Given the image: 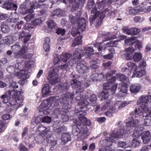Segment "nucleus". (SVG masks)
Listing matches in <instances>:
<instances>
[{
  "mask_svg": "<svg viewBox=\"0 0 151 151\" xmlns=\"http://www.w3.org/2000/svg\"><path fill=\"white\" fill-rule=\"evenodd\" d=\"M151 95L141 96L137 103L138 105L141 104L140 106V108H136L134 110L135 117H144V114L141 111L140 109H142L145 112L148 111L151 106Z\"/></svg>",
  "mask_w": 151,
  "mask_h": 151,
  "instance_id": "obj_1",
  "label": "nucleus"
},
{
  "mask_svg": "<svg viewBox=\"0 0 151 151\" xmlns=\"http://www.w3.org/2000/svg\"><path fill=\"white\" fill-rule=\"evenodd\" d=\"M86 20L84 18L81 19L78 21L77 29L74 28L72 29L71 34L73 37L76 36V39L73 41L72 46L74 47L76 45L82 44V36L80 35V32L84 30L86 28Z\"/></svg>",
  "mask_w": 151,
  "mask_h": 151,
  "instance_id": "obj_2",
  "label": "nucleus"
},
{
  "mask_svg": "<svg viewBox=\"0 0 151 151\" xmlns=\"http://www.w3.org/2000/svg\"><path fill=\"white\" fill-rule=\"evenodd\" d=\"M53 104L55 106H57L59 104L58 96L50 97L46 100H44L43 102L41 104L40 108L42 110L43 114L47 115L50 112V109L49 108Z\"/></svg>",
  "mask_w": 151,
  "mask_h": 151,
  "instance_id": "obj_3",
  "label": "nucleus"
},
{
  "mask_svg": "<svg viewBox=\"0 0 151 151\" xmlns=\"http://www.w3.org/2000/svg\"><path fill=\"white\" fill-rule=\"evenodd\" d=\"M17 92V91L14 89L11 91L9 92L11 96L9 104H7L8 106L17 105L16 107L17 109L23 105L22 103L23 101L24 97L22 95H18Z\"/></svg>",
  "mask_w": 151,
  "mask_h": 151,
  "instance_id": "obj_4",
  "label": "nucleus"
},
{
  "mask_svg": "<svg viewBox=\"0 0 151 151\" xmlns=\"http://www.w3.org/2000/svg\"><path fill=\"white\" fill-rule=\"evenodd\" d=\"M83 54L87 58H92V55L93 54L86 52L84 53L83 50L79 49H77L74 52L72 58L69 61V64L70 65L72 66L74 64L78 62L83 55Z\"/></svg>",
  "mask_w": 151,
  "mask_h": 151,
  "instance_id": "obj_5",
  "label": "nucleus"
},
{
  "mask_svg": "<svg viewBox=\"0 0 151 151\" xmlns=\"http://www.w3.org/2000/svg\"><path fill=\"white\" fill-rule=\"evenodd\" d=\"M126 133V131L122 129L115 130L113 131L112 133L110 135L109 137H105V139L111 143L109 144L110 145H112V142L115 143L117 139L121 137V136Z\"/></svg>",
  "mask_w": 151,
  "mask_h": 151,
  "instance_id": "obj_6",
  "label": "nucleus"
},
{
  "mask_svg": "<svg viewBox=\"0 0 151 151\" xmlns=\"http://www.w3.org/2000/svg\"><path fill=\"white\" fill-rule=\"evenodd\" d=\"M135 51L134 49L132 47L127 48L125 50L126 54L125 56L127 60H130L132 58L135 62H138L140 61L142 58L141 53L139 52L135 53L134 56H133V53Z\"/></svg>",
  "mask_w": 151,
  "mask_h": 151,
  "instance_id": "obj_7",
  "label": "nucleus"
},
{
  "mask_svg": "<svg viewBox=\"0 0 151 151\" xmlns=\"http://www.w3.org/2000/svg\"><path fill=\"white\" fill-rule=\"evenodd\" d=\"M75 94L73 92H67L60 98H59L60 102L61 104H63V107L66 106V104H68L70 102V103H74Z\"/></svg>",
  "mask_w": 151,
  "mask_h": 151,
  "instance_id": "obj_8",
  "label": "nucleus"
},
{
  "mask_svg": "<svg viewBox=\"0 0 151 151\" xmlns=\"http://www.w3.org/2000/svg\"><path fill=\"white\" fill-rule=\"evenodd\" d=\"M68 108L67 106L63 107L62 108H57L54 110L55 114L56 115L60 114L63 122L68 121L70 115V112L67 110Z\"/></svg>",
  "mask_w": 151,
  "mask_h": 151,
  "instance_id": "obj_9",
  "label": "nucleus"
},
{
  "mask_svg": "<svg viewBox=\"0 0 151 151\" xmlns=\"http://www.w3.org/2000/svg\"><path fill=\"white\" fill-rule=\"evenodd\" d=\"M116 76H115L113 77L110 78H108L106 79L108 80L109 83H106L104 84L103 85V88L104 89H111V91L112 94H114L116 92V91L117 88V84H113L116 81Z\"/></svg>",
  "mask_w": 151,
  "mask_h": 151,
  "instance_id": "obj_10",
  "label": "nucleus"
},
{
  "mask_svg": "<svg viewBox=\"0 0 151 151\" xmlns=\"http://www.w3.org/2000/svg\"><path fill=\"white\" fill-rule=\"evenodd\" d=\"M88 104V101L86 99L82 100L78 103V106L79 108L78 110L80 115L82 116L86 115V112L88 110L87 108Z\"/></svg>",
  "mask_w": 151,
  "mask_h": 151,
  "instance_id": "obj_11",
  "label": "nucleus"
},
{
  "mask_svg": "<svg viewBox=\"0 0 151 151\" xmlns=\"http://www.w3.org/2000/svg\"><path fill=\"white\" fill-rule=\"evenodd\" d=\"M58 71V69L56 68L53 70V72L48 74L47 77V80L52 85H55L59 81V79L58 78V75L57 73Z\"/></svg>",
  "mask_w": 151,
  "mask_h": 151,
  "instance_id": "obj_12",
  "label": "nucleus"
},
{
  "mask_svg": "<svg viewBox=\"0 0 151 151\" xmlns=\"http://www.w3.org/2000/svg\"><path fill=\"white\" fill-rule=\"evenodd\" d=\"M22 65L20 63H17L15 64V68L19 70L20 71L15 73V75L18 76V78L23 79H26L29 78V75L27 71L25 70H21L19 66Z\"/></svg>",
  "mask_w": 151,
  "mask_h": 151,
  "instance_id": "obj_13",
  "label": "nucleus"
},
{
  "mask_svg": "<svg viewBox=\"0 0 151 151\" xmlns=\"http://www.w3.org/2000/svg\"><path fill=\"white\" fill-rule=\"evenodd\" d=\"M77 70L81 74L86 73L89 71V69L86 65L84 61H81L77 63Z\"/></svg>",
  "mask_w": 151,
  "mask_h": 151,
  "instance_id": "obj_14",
  "label": "nucleus"
},
{
  "mask_svg": "<svg viewBox=\"0 0 151 151\" xmlns=\"http://www.w3.org/2000/svg\"><path fill=\"white\" fill-rule=\"evenodd\" d=\"M11 49L15 55H22L27 51V46L23 47L22 48L18 45H15L11 46Z\"/></svg>",
  "mask_w": 151,
  "mask_h": 151,
  "instance_id": "obj_15",
  "label": "nucleus"
},
{
  "mask_svg": "<svg viewBox=\"0 0 151 151\" xmlns=\"http://www.w3.org/2000/svg\"><path fill=\"white\" fill-rule=\"evenodd\" d=\"M127 65L128 67L127 68H123L122 69V71L125 72L124 74L129 76L131 74V70H136L137 66L135 63L132 62H129L127 64Z\"/></svg>",
  "mask_w": 151,
  "mask_h": 151,
  "instance_id": "obj_16",
  "label": "nucleus"
},
{
  "mask_svg": "<svg viewBox=\"0 0 151 151\" xmlns=\"http://www.w3.org/2000/svg\"><path fill=\"white\" fill-rule=\"evenodd\" d=\"M38 130L41 132L40 134L42 136H45L47 139L50 138L51 136V133L50 127H44L41 125H39L38 127Z\"/></svg>",
  "mask_w": 151,
  "mask_h": 151,
  "instance_id": "obj_17",
  "label": "nucleus"
},
{
  "mask_svg": "<svg viewBox=\"0 0 151 151\" xmlns=\"http://www.w3.org/2000/svg\"><path fill=\"white\" fill-rule=\"evenodd\" d=\"M71 85L73 89L76 90V91H79V93H81L83 91V86L81 85V82L77 80L75 78L72 79Z\"/></svg>",
  "mask_w": 151,
  "mask_h": 151,
  "instance_id": "obj_18",
  "label": "nucleus"
},
{
  "mask_svg": "<svg viewBox=\"0 0 151 151\" xmlns=\"http://www.w3.org/2000/svg\"><path fill=\"white\" fill-rule=\"evenodd\" d=\"M83 128H81V134L77 137V139L78 141L83 140L86 139L87 137L89 135V133L88 130L86 126H83Z\"/></svg>",
  "mask_w": 151,
  "mask_h": 151,
  "instance_id": "obj_19",
  "label": "nucleus"
},
{
  "mask_svg": "<svg viewBox=\"0 0 151 151\" xmlns=\"http://www.w3.org/2000/svg\"><path fill=\"white\" fill-rule=\"evenodd\" d=\"M86 99H88L91 101V104L92 106H95L96 104V96L95 95L93 94L90 91H88L85 95Z\"/></svg>",
  "mask_w": 151,
  "mask_h": 151,
  "instance_id": "obj_20",
  "label": "nucleus"
},
{
  "mask_svg": "<svg viewBox=\"0 0 151 151\" xmlns=\"http://www.w3.org/2000/svg\"><path fill=\"white\" fill-rule=\"evenodd\" d=\"M147 2L143 1L138 6L139 12H143L148 13L151 12V6H147Z\"/></svg>",
  "mask_w": 151,
  "mask_h": 151,
  "instance_id": "obj_21",
  "label": "nucleus"
},
{
  "mask_svg": "<svg viewBox=\"0 0 151 151\" xmlns=\"http://www.w3.org/2000/svg\"><path fill=\"white\" fill-rule=\"evenodd\" d=\"M30 8L27 9V11L30 14H29L27 15L24 17V19L27 22L29 21L34 17V15L32 14L34 12L33 9H35V6L34 4H32V3H30L29 5Z\"/></svg>",
  "mask_w": 151,
  "mask_h": 151,
  "instance_id": "obj_22",
  "label": "nucleus"
},
{
  "mask_svg": "<svg viewBox=\"0 0 151 151\" xmlns=\"http://www.w3.org/2000/svg\"><path fill=\"white\" fill-rule=\"evenodd\" d=\"M126 125L128 127H134L136 126L138 123L137 119H134L132 116L129 117L126 121Z\"/></svg>",
  "mask_w": 151,
  "mask_h": 151,
  "instance_id": "obj_23",
  "label": "nucleus"
},
{
  "mask_svg": "<svg viewBox=\"0 0 151 151\" xmlns=\"http://www.w3.org/2000/svg\"><path fill=\"white\" fill-rule=\"evenodd\" d=\"M3 7L7 10H16L17 8V6L12 3L9 1L5 3L3 5Z\"/></svg>",
  "mask_w": 151,
  "mask_h": 151,
  "instance_id": "obj_24",
  "label": "nucleus"
},
{
  "mask_svg": "<svg viewBox=\"0 0 151 151\" xmlns=\"http://www.w3.org/2000/svg\"><path fill=\"white\" fill-rule=\"evenodd\" d=\"M42 93L44 97H45L50 95L51 91L50 90L49 85L48 84L44 85L42 89Z\"/></svg>",
  "mask_w": 151,
  "mask_h": 151,
  "instance_id": "obj_25",
  "label": "nucleus"
},
{
  "mask_svg": "<svg viewBox=\"0 0 151 151\" xmlns=\"http://www.w3.org/2000/svg\"><path fill=\"white\" fill-rule=\"evenodd\" d=\"M11 96L9 93L8 94L6 93L2 95L0 97V98L1 99V101L3 104H8L10 99H11Z\"/></svg>",
  "mask_w": 151,
  "mask_h": 151,
  "instance_id": "obj_26",
  "label": "nucleus"
},
{
  "mask_svg": "<svg viewBox=\"0 0 151 151\" xmlns=\"http://www.w3.org/2000/svg\"><path fill=\"white\" fill-rule=\"evenodd\" d=\"M24 32H25L24 31H23L20 34L18 32L15 33L13 34L12 36H10L12 38L13 42L14 41H16L18 39L19 40L22 39V37L24 35Z\"/></svg>",
  "mask_w": 151,
  "mask_h": 151,
  "instance_id": "obj_27",
  "label": "nucleus"
},
{
  "mask_svg": "<svg viewBox=\"0 0 151 151\" xmlns=\"http://www.w3.org/2000/svg\"><path fill=\"white\" fill-rule=\"evenodd\" d=\"M150 133L148 131H146L142 135V138L144 144H146L151 139Z\"/></svg>",
  "mask_w": 151,
  "mask_h": 151,
  "instance_id": "obj_28",
  "label": "nucleus"
},
{
  "mask_svg": "<svg viewBox=\"0 0 151 151\" xmlns=\"http://www.w3.org/2000/svg\"><path fill=\"white\" fill-rule=\"evenodd\" d=\"M108 12V15H111L112 14H114V13L113 11H110L108 9H106L104 10L101 12H99L98 13L99 15H98V17H99V19L100 20H101L103 19L105 17V14H104Z\"/></svg>",
  "mask_w": 151,
  "mask_h": 151,
  "instance_id": "obj_29",
  "label": "nucleus"
},
{
  "mask_svg": "<svg viewBox=\"0 0 151 151\" xmlns=\"http://www.w3.org/2000/svg\"><path fill=\"white\" fill-rule=\"evenodd\" d=\"M103 77L101 74L95 73L92 74L90 77V79L92 81H100Z\"/></svg>",
  "mask_w": 151,
  "mask_h": 151,
  "instance_id": "obj_30",
  "label": "nucleus"
},
{
  "mask_svg": "<svg viewBox=\"0 0 151 151\" xmlns=\"http://www.w3.org/2000/svg\"><path fill=\"white\" fill-rule=\"evenodd\" d=\"M71 140L70 135L68 133L63 134L61 137V141L63 142L64 144L67 143L68 142Z\"/></svg>",
  "mask_w": 151,
  "mask_h": 151,
  "instance_id": "obj_31",
  "label": "nucleus"
},
{
  "mask_svg": "<svg viewBox=\"0 0 151 151\" xmlns=\"http://www.w3.org/2000/svg\"><path fill=\"white\" fill-rule=\"evenodd\" d=\"M50 41V39L48 37L46 38L43 46L44 49L46 52H48L50 51V46L49 43Z\"/></svg>",
  "mask_w": 151,
  "mask_h": 151,
  "instance_id": "obj_32",
  "label": "nucleus"
},
{
  "mask_svg": "<svg viewBox=\"0 0 151 151\" xmlns=\"http://www.w3.org/2000/svg\"><path fill=\"white\" fill-rule=\"evenodd\" d=\"M141 88L139 84L136 83L132 85L130 88V91L132 93H137L139 91Z\"/></svg>",
  "mask_w": 151,
  "mask_h": 151,
  "instance_id": "obj_33",
  "label": "nucleus"
},
{
  "mask_svg": "<svg viewBox=\"0 0 151 151\" xmlns=\"http://www.w3.org/2000/svg\"><path fill=\"white\" fill-rule=\"evenodd\" d=\"M72 55L69 53H62L60 56V58L62 61L64 63L67 62L68 60L71 57Z\"/></svg>",
  "mask_w": 151,
  "mask_h": 151,
  "instance_id": "obj_34",
  "label": "nucleus"
},
{
  "mask_svg": "<svg viewBox=\"0 0 151 151\" xmlns=\"http://www.w3.org/2000/svg\"><path fill=\"white\" fill-rule=\"evenodd\" d=\"M105 89V90L99 94V96L100 97H101V100H103L107 99L109 96V91H107L108 89ZM109 90H111V89Z\"/></svg>",
  "mask_w": 151,
  "mask_h": 151,
  "instance_id": "obj_35",
  "label": "nucleus"
},
{
  "mask_svg": "<svg viewBox=\"0 0 151 151\" xmlns=\"http://www.w3.org/2000/svg\"><path fill=\"white\" fill-rule=\"evenodd\" d=\"M119 88L120 89L121 92L127 94V85L123 82L119 84Z\"/></svg>",
  "mask_w": 151,
  "mask_h": 151,
  "instance_id": "obj_36",
  "label": "nucleus"
},
{
  "mask_svg": "<svg viewBox=\"0 0 151 151\" xmlns=\"http://www.w3.org/2000/svg\"><path fill=\"white\" fill-rule=\"evenodd\" d=\"M1 41L3 43L6 45L12 44L13 42L12 38L10 36L4 37L1 40Z\"/></svg>",
  "mask_w": 151,
  "mask_h": 151,
  "instance_id": "obj_37",
  "label": "nucleus"
},
{
  "mask_svg": "<svg viewBox=\"0 0 151 151\" xmlns=\"http://www.w3.org/2000/svg\"><path fill=\"white\" fill-rule=\"evenodd\" d=\"M106 0H102L101 1L98 2L96 3V6L98 9L101 11H102L105 6Z\"/></svg>",
  "mask_w": 151,
  "mask_h": 151,
  "instance_id": "obj_38",
  "label": "nucleus"
},
{
  "mask_svg": "<svg viewBox=\"0 0 151 151\" xmlns=\"http://www.w3.org/2000/svg\"><path fill=\"white\" fill-rule=\"evenodd\" d=\"M83 116L79 118V120L81 123H79V124H78V123H77V122L75 123L76 124L78 125L79 127H81V128H83V126H85L84 124L87 119L85 117Z\"/></svg>",
  "mask_w": 151,
  "mask_h": 151,
  "instance_id": "obj_39",
  "label": "nucleus"
},
{
  "mask_svg": "<svg viewBox=\"0 0 151 151\" xmlns=\"http://www.w3.org/2000/svg\"><path fill=\"white\" fill-rule=\"evenodd\" d=\"M145 74V71L144 70H141L140 71H135L133 73L134 77H140Z\"/></svg>",
  "mask_w": 151,
  "mask_h": 151,
  "instance_id": "obj_40",
  "label": "nucleus"
},
{
  "mask_svg": "<svg viewBox=\"0 0 151 151\" xmlns=\"http://www.w3.org/2000/svg\"><path fill=\"white\" fill-rule=\"evenodd\" d=\"M84 0H74L73 7L75 10H77L79 7L81 3H84Z\"/></svg>",
  "mask_w": 151,
  "mask_h": 151,
  "instance_id": "obj_41",
  "label": "nucleus"
},
{
  "mask_svg": "<svg viewBox=\"0 0 151 151\" xmlns=\"http://www.w3.org/2000/svg\"><path fill=\"white\" fill-rule=\"evenodd\" d=\"M111 101L110 100H107V101L103 104L101 107L102 110H105L108 107L109 108L111 107Z\"/></svg>",
  "mask_w": 151,
  "mask_h": 151,
  "instance_id": "obj_42",
  "label": "nucleus"
},
{
  "mask_svg": "<svg viewBox=\"0 0 151 151\" xmlns=\"http://www.w3.org/2000/svg\"><path fill=\"white\" fill-rule=\"evenodd\" d=\"M103 42L101 43L96 42L94 44V46L95 47L97 48L99 51H101L103 49H104L106 47L104 45H103Z\"/></svg>",
  "mask_w": 151,
  "mask_h": 151,
  "instance_id": "obj_43",
  "label": "nucleus"
},
{
  "mask_svg": "<svg viewBox=\"0 0 151 151\" xmlns=\"http://www.w3.org/2000/svg\"><path fill=\"white\" fill-rule=\"evenodd\" d=\"M81 130L79 127H77L76 126H73V129L72 130V134L74 136H77L80 132Z\"/></svg>",
  "mask_w": 151,
  "mask_h": 151,
  "instance_id": "obj_44",
  "label": "nucleus"
},
{
  "mask_svg": "<svg viewBox=\"0 0 151 151\" xmlns=\"http://www.w3.org/2000/svg\"><path fill=\"white\" fill-rule=\"evenodd\" d=\"M90 68L92 69H97L99 67L98 62L96 60H93L90 62Z\"/></svg>",
  "mask_w": 151,
  "mask_h": 151,
  "instance_id": "obj_45",
  "label": "nucleus"
},
{
  "mask_svg": "<svg viewBox=\"0 0 151 151\" xmlns=\"http://www.w3.org/2000/svg\"><path fill=\"white\" fill-rule=\"evenodd\" d=\"M43 139L46 140V138H45V136H42L40 134L37 135L35 138V141L38 144L41 143L42 142Z\"/></svg>",
  "mask_w": 151,
  "mask_h": 151,
  "instance_id": "obj_46",
  "label": "nucleus"
},
{
  "mask_svg": "<svg viewBox=\"0 0 151 151\" xmlns=\"http://www.w3.org/2000/svg\"><path fill=\"white\" fill-rule=\"evenodd\" d=\"M1 30L2 32L6 33L9 31L10 29L9 27L6 24H3L1 25Z\"/></svg>",
  "mask_w": 151,
  "mask_h": 151,
  "instance_id": "obj_47",
  "label": "nucleus"
},
{
  "mask_svg": "<svg viewBox=\"0 0 151 151\" xmlns=\"http://www.w3.org/2000/svg\"><path fill=\"white\" fill-rule=\"evenodd\" d=\"M133 28H129L127 27L123 28V32L128 35H133Z\"/></svg>",
  "mask_w": 151,
  "mask_h": 151,
  "instance_id": "obj_48",
  "label": "nucleus"
},
{
  "mask_svg": "<svg viewBox=\"0 0 151 151\" xmlns=\"http://www.w3.org/2000/svg\"><path fill=\"white\" fill-rule=\"evenodd\" d=\"M34 28V26L33 24H26L24 26V30L25 32L28 33L29 32V30L32 29Z\"/></svg>",
  "mask_w": 151,
  "mask_h": 151,
  "instance_id": "obj_49",
  "label": "nucleus"
},
{
  "mask_svg": "<svg viewBox=\"0 0 151 151\" xmlns=\"http://www.w3.org/2000/svg\"><path fill=\"white\" fill-rule=\"evenodd\" d=\"M116 78L119 80L124 82L127 78V77L122 74H117L116 75Z\"/></svg>",
  "mask_w": 151,
  "mask_h": 151,
  "instance_id": "obj_50",
  "label": "nucleus"
},
{
  "mask_svg": "<svg viewBox=\"0 0 151 151\" xmlns=\"http://www.w3.org/2000/svg\"><path fill=\"white\" fill-rule=\"evenodd\" d=\"M138 12H139L138 6L136 7L134 9L132 7L129 8V14L132 15H135L137 14Z\"/></svg>",
  "mask_w": 151,
  "mask_h": 151,
  "instance_id": "obj_51",
  "label": "nucleus"
},
{
  "mask_svg": "<svg viewBox=\"0 0 151 151\" xmlns=\"http://www.w3.org/2000/svg\"><path fill=\"white\" fill-rule=\"evenodd\" d=\"M48 138L47 139L46 138V141L52 147L55 146L56 144V142L55 141H54L52 138L51 137Z\"/></svg>",
  "mask_w": 151,
  "mask_h": 151,
  "instance_id": "obj_52",
  "label": "nucleus"
},
{
  "mask_svg": "<svg viewBox=\"0 0 151 151\" xmlns=\"http://www.w3.org/2000/svg\"><path fill=\"white\" fill-rule=\"evenodd\" d=\"M48 27L51 29L55 28L56 26V24L53 20H49L47 22Z\"/></svg>",
  "mask_w": 151,
  "mask_h": 151,
  "instance_id": "obj_53",
  "label": "nucleus"
},
{
  "mask_svg": "<svg viewBox=\"0 0 151 151\" xmlns=\"http://www.w3.org/2000/svg\"><path fill=\"white\" fill-rule=\"evenodd\" d=\"M118 41L117 40L111 41L106 44L108 47H116L118 44Z\"/></svg>",
  "mask_w": 151,
  "mask_h": 151,
  "instance_id": "obj_54",
  "label": "nucleus"
},
{
  "mask_svg": "<svg viewBox=\"0 0 151 151\" xmlns=\"http://www.w3.org/2000/svg\"><path fill=\"white\" fill-rule=\"evenodd\" d=\"M145 19L143 17H141L139 16H136L133 19V21L135 23L141 22L143 21Z\"/></svg>",
  "mask_w": 151,
  "mask_h": 151,
  "instance_id": "obj_55",
  "label": "nucleus"
},
{
  "mask_svg": "<svg viewBox=\"0 0 151 151\" xmlns=\"http://www.w3.org/2000/svg\"><path fill=\"white\" fill-rule=\"evenodd\" d=\"M132 145L133 147L136 148L140 145V142L138 141L133 138L132 140Z\"/></svg>",
  "mask_w": 151,
  "mask_h": 151,
  "instance_id": "obj_56",
  "label": "nucleus"
},
{
  "mask_svg": "<svg viewBox=\"0 0 151 151\" xmlns=\"http://www.w3.org/2000/svg\"><path fill=\"white\" fill-rule=\"evenodd\" d=\"M22 26H24V22L23 21H21L19 22H18L14 27L16 29H20Z\"/></svg>",
  "mask_w": 151,
  "mask_h": 151,
  "instance_id": "obj_57",
  "label": "nucleus"
},
{
  "mask_svg": "<svg viewBox=\"0 0 151 151\" xmlns=\"http://www.w3.org/2000/svg\"><path fill=\"white\" fill-rule=\"evenodd\" d=\"M94 4V0H88L87 7L88 9L90 10Z\"/></svg>",
  "mask_w": 151,
  "mask_h": 151,
  "instance_id": "obj_58",
  "label": "nucleus"
},
{
  "mask_svg": "<svg viewBox=\"0 0 151 151\" xmlns=\"http://www.w3.org/2000/svg\"><path fill=\"white\" fill-rule=\"evenodd\" d=\"M80 93L79 91H76V96H74V103L76 102L77 101L80 100L81 99Z\"/></svg>",
  "mask_w": 151,
  "mask_h": 151,
  "instance_id": "obj_59",
  "label": "nucleus"
},
{
  "mask_svg": "<svg viewBox=\"0 0 151 151\" xmlns=\"http://www.w3.org/2000/svg\"><path fill=\"white\" fill-rule=\"evenodd\" d=\"M65 64H62L60 66L59 68L60 69H61L62 70H66L69 68V65H70L69 64H69L67 62H65Z\"/></svg>",
  "mask_w": 151,
  "mask_h": 151,
  "instance_id": "obj_60",
  "label": "nucleus"
},
{
  "mask_svg": "<svg viewBox=\"0 0 151 151\" xmlns=\"http://www.w3.org/2000/svg\"><path fill=\"white\" fill-rule=\"evenodd\" d=\"M24 32V35L22 37L24 38V42L25 43H27L30 39V38L31 37V35L30 34H28L26 35H25V32Z\"/></svg>",
  "mask_w": 151,
  "mask_h": 151,
  "instance_id": "obj_61",
  "label": "nucleus"
},
{
  "mask_svg": "<svg viewBox=\"0 0 151 151\" xmlns=\"http://www.w3.org/2000/svg\"><path fill=\"white\" fill-rule=\"evenodd\" d=\"M127 144L126 142L122 141L119 142L118 144V147H120L122 148H125L127 147Z\"/></svg>",
  "mask_w": 151,
  "mask_h": 151,
  "instance_id": "obj_62",
  "label": "nucleus"
},
{
  "mask_svg": "<svg viewBox=\"0 0 151 151\" xmlns=\"http://www.w3.org/2000/svg\"><path fill=\"white\" fill-rule=\"evenodd\" d=\"M51 120V118L48 116H46L44 117L42 119V122L49 123Z\"/></svg>",
  "mask_w": 151,
  "mask_h": 151,
  "instance_id": "obj_63",
  "label": "nucleus"
},
{
  "mask_svg": "<svg viewBox=\"0 0 151 151\" xmlns=\"http://www.w3.org/2000/svg\"><path fill=\"white\" fill-rule=\"evenodd\" d=\"M19 149L20 151H29L28 149L22 144L19 145Z\"/></svg>",
  "mask_w": 151,
  "mask_h": 151,
  "instance_id": "obj_64",
  "label": "nucleus"
}]
</instances>
